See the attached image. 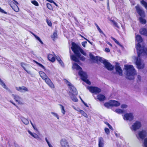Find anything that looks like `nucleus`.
<instances>
[{"label": "nucleus", "instance_id": "39", "mask_svg": "<svg viewBox=\"0 0 147 147\" xmlns=\"http://www.w3.org/2000/svg\"><path fill=\"white\" fill-rule=\"evenodd\" d=\"M57 33L56 32H54L53 34L51 36V37L53 38H55L57 37Z\"/></svg>", "mask_w": 147, "mask_h": 147}, {"label": "nucleus", "instance_id": "20", "mask_svg": "<svg viewBox=\"0 0 147 147\" xmlns=\"http://www.w3.org/2000/svg\"><path fill=\"white\" fill-rule=\"evenodd\" d=\"M141 34L147 36V29L145 28L141 29L140 31Z\"/></svg>", "mask_w": 147, "mask_h": 147}, {"label": "nucleus", "instance_id": "53", "mask_svg": "<svg viewBox=\"0 0 147 147\" xmlns=\"http://www.w3.org/2000/svg\"><path fill=\"white\" fill-rule=\"evenodd\" d=\"M110 50L109 48H106L105 49V51L107 52H109Z\"/></svg>", "mask_w": 147, "mask_h": 147}, {"label": "nucleus", "instance_id": "28", "mask_svg": "<svg viewBox=\"0 0 147 147\" xmlns=\"http://www.w3.org/2000/svg\"><path fill=\"white\" fill-rule=\"evenodd\" d=\"M32 34L34 35V36L35 37V38L38 40L42 44H43V43L42 42L41 40V39H40V38L38 37V36H36L35 34L33 33H32Z\"/></svg>", "mask_w": 147, "mask_h": 147}, {"label": "nucleus", "instance_id": "62", "mask_svg": "<svg viewBox=\"0 0 147 147\" xmlns=\"http://www.w3.org/2000/svg\"><path fill=\"white\" fill-rule=\"evenodd\" d=\"M48 1L51 3H53L54 2L53 0H49Z\"/></svg>", "mask_w": 147, "mask_h": 147}, {"label": "nucleus", "instance_id": "27", "mask_svg": "<svg viewBox=\"0 0 147 147\" xmlns=\"http://www.w3.org/2000/svg\"><path fill=\"white\" fill-rule=\"evenodd\" d=\"M140 3L142 5L145 7V8L147 10V3L144 0H142L140 1Z\"/></svg>", "mask_w": 147, "mask_h": 147}, {"label": "nucleus", "instance_id": "63", "mask_svg": "<svg viewBox=\"0 0 147 147\" xmlns=\"http://www.w3.org/2000/svg\"><path fill=\"white\" fill-rule=\"evenodd\" d=\"M115 134L117 137H118L119 136V134H117L116 133H115Z\"/></svg>", "mask_w": 147, "mask_h": 147}, {"label": "nucleus", "instance_id": "46", "mask_svg": "<svg viewBox=\"0 0 147 147\" xmlns=\"http://www.w3.org/2000/svg\"><path fill=\"white\" fill-rule=\"evenodd\" d=\"M55 57L56 59L57 60V61L58 62L59 61L61 60L60 58V57L58 56H57L55 55Z\"/></svg>", "mask_w": 147, "mask_h": 147}, {"label": "nucleus", "instance_id": "12", "mask_svg": "<svg viewBox=\"0 0 147 147\" xmlns=\"http://www.w3.org/2000/svg\"><path fill=\"white\" fill-rule=\"evenodd\" d=\"M136 10L138 13L141 16L144 17L145 16V13L143 10L142 9L139 5H137L135 7Z\"/></svg>", "mask_w": 147, "mask_h": 147}, {"label": "nucleus", "instance_id": "26", "mask_svg": "<svg viewBox=\"0 0 147 147\" xmlns=\"http://www.w3.org/2000/svg\"><path fill=\"white\" fill-rule=\"evenodd\" d=\"M0 85L2 86L3 88L6 90H8V88L6 86V85L3 82L2 80L0 78Z\"/></svg>", "mask_w": 147, "mask_h": 147}, {"label": "nucleus", "instance_id": "59", "mask_svg": "<svg viewBox=\"0 0 147 147\" xmlns=\"http://www.w3.org/2000/svg\"><path fill=\"white\" fill-rule=\"evenodd\" d=\"M84 39L85 40H87L90 43V44H92L91 43V42H90V41H89L87 39H86V38H84Z\"/></svg>", "mask_w": 147, "mask_h": 147}, {"label": "nucleus", "instance_id": "50", "mask_svg": "<svg viewBox=\"0 0 147 147\" xmlns=\"http://www.w3.org/2000/svg\"><path fill=\"white\" fill-rule=\"evenodd\" d=\"M0 12L4 13H6V12L3 9H2L1 7H0Z\"/></svg>", "mask_w": 147, "mask_h": 147}, {"label": "nucleus", "instance_id": "8", "mask_svg": "<svg viewBox=\"0 0 147 147\" xmlns=\"http://www.w3.org/2000/svg\"><path fill=\"white\" fill-rule=\"evenodd\" d=\"M147 136V131L145 130H142L138 132L136 135L137 138L139 139L142 140L145 137Z\"/></svg>", "mask_w": 147, "mask_h": 147}, {"label": "nucleus", "instance_id": "1", "mask_svg": "<svg viewBox=\"0 0 147 147\" xmlns=\"http://www.w3.org/2000/svg\"><path fill=\"white\" fill-rule=\"evenodd\" d=\"M135 38L136 40L138 42V43L136 45L138 57L137 58L135 57L136 60V63L138 68L141 69L143 68L144 67V64L140 58L142 56L147 55V47L144 48V47H141L139 43L142 42V39L140 35H136Z\"/></svg>", "mask_w": 147, "mask_h": 147}, {"label": "nucleus", "instance_id": "57", "mask_svg": "<svg viewBox=\"0 0 147 147\" xmlns=\"http://www.w3.org/2000/svg\"><path fill=\"white\" fill-rule=\"evenodd\" d=\"M95 24L98 30L100 28L99 26H98V25L96 24Z\"/></svg>", "mask_w": 147, "mask_h": 147}, {"label": "nucleus", "instance_id": "32", "mask_svg": "<svg viewBox=\"0 0 147 147\" xmlns=\"http://www.w3.org/2000/svg\"><path fill=\"white\" fill-rule=\"evenodd\" d=\"M111 38L113 40L114 42L118 45H119L120 47H122V46L119 43V42L117 41L115 38L113 37H111Z\"/></svg>", "mask_w": 147, "mask_h": 147}, {"label": "nucleus", "instance_id": "49", "mask_svg": "<svg viewBox=\"0 0 147 147\" xmlns=\"http://www.w3.org/2000/svg\"><path fill=\"white\" fill-rule=\"evenodd\" d=\"M137 78H138L137 82H140L141 80V77L140 76L138 75L137 76Z\"/></svg>", "mask_w": 147, "mask_h": 147}, {"label": "nucleus", "instance_id": "40", "mask_svg": "<svg viewBox=\"0 0 147 147\" xmlns=\"http://www.w3.org/2000/svg\"><path fill=\"white\" fill-rule=\"evenodd\" d=\"M47 6L48 8L50 10H51L52 9V7L50 4L47 3Z\"/></svg>", "mask_w": 147, "mask_h": 147}, {"label": "nucleus", "instance_id": "10", "mask_svg": "<svg viewBox=\"0 0 147 147\" xmlns=\"http://www.w3.org/2000/svg\"><path fill=\"white\" fill-rule=\"evenodd\" d=\"M123 118L125 120L131 121L133 119L134 116L132 113H126L124 115Z\"/></svg>", "mask_w": 147, "mask_h": 147}, {"label": "nucleus", "instance_id": "54", "mask_svg": "<svg viewBox=\"0 0 147 147\" xmlns=\"http://www.w3.org/2000/svg\"><path fill=\"white\" fill-rule=\"evenodd\" d=\"M76 110L79 112H80V113L81 112V111H82V110H80V109H79V108H78V107L76 108Z\"/></svg>", "mask_w": 147, "mask_h": 147}, {"label": "nucleus", "instance_id": "55", "mask_svg": "<svg viewBox=\"0 0 147 147\" xmlns=\"http://www.w3.org/2000/svg\"><path fill=\"white\" fill-rule=\"evenodd\" d=\"M98 31H99V32L100 33H101V34H104L103 33V32L100 29V28L98 29Z\"/></svg>", "mask_w": 147, "mask_h": 147}, {"label": "nucleus", "instance_id": "58", "mask_svg": "<svg viewBox=\"0 0 147 147\" xmlns=\"http://www.w3.org/2000/svg\"><path fill=\"white\" fill-rule=\"evenodd\" d=\"M108 127L110 129L112 130L113 129V128L110 125L108 126Z\"/></svg>", "mask_w": 147, "mask_h": 147}, {"label": "nucleus", "instance_id": "31", "mask_svg": "<svg viewBox=\"0 0 147 147\" xmlns=\"http://www.w3.org/2000/svg\"><path fill=\"white\" fill-rule=\"evenodd\" d=\"M140 22L143 24H145L146 23V20L142 17L140 18H139Z\"/></svg>", "mask_w": 147, "mask_h": 147}, {"label": "nucleus", "instance_id": "64", "mask_svg": "<svg viewBox=\"0 0 147 147\" xmlns=\"http://www.w3.org/2000/svg\"><path fill=\"white\" fill-rule=\"evenodd\" d=\"M84 105L86 106V107H88V105H87V104H86V103H85V102H84Z\"/></svg>", "mask_w": 147, "mask_h": 147}, {"label": "nucleus", "instance_id": "21", "mask_svg": "<svg viewBox=\"0 0 147 147\" xmlns=\"http://www.w3.org/2000/svg\"><path fill=\"white\" fill-rule=\"evenodd\" d=\"M28 132L34 138L36 139H38L39 138V136L37 134L34 133H32L29 130L28 131Z\"/></svg>", "mask_w": 147, "mask_h": 147}, {"label": "nucleus", "instance_id": "29", "mask_svg": "<svg viewBox=\"0 0 147 147\" xmlns=\"http://www.w3.org/2000/svg\"><path fill=\"white\" fill-rule=\"evenodd\" d=\"M104 106L107 108H109L112 106L111 101L109 102L106 103L104 104Z\"/></svg>", "mask_w": 147, "mask_h": 147}, {"label": "nucleus", "instance_id": "15", "mask_svg": "<svg viewBox=\"0 0 147 147\" xmlns=\"http://www.w3.org/2000/svg\"><path fill=\"white\" fill-rule=\"evenodd\" d=\"M60 144L62 147H69L67 142L65 139H62L61 140Z\"/></svg>", "mask_w": 147, "mask_h": 147}, {"label": "nucleus", "instance_id": "23", "mask_svg": "<svg viewBox=\"0 0 147 147\" xmlns=\"http://www.w3.org/2000/svg\"><path fill=\"white\" fill-rule=\"evenodd\" d=\"M12 97L18 103L20 102V97L18 95H16L12 94Z\"/></svg>", "mask_w": 147, "mask_h": 147}, {"label": "nucleus", "instance_id": "5", "mask_svg": "<svg viewBox=\"0 0 147 147\" xmlns=\"http://www.w3.org/2000/svg\"><path fill=\"white\" fill-rule=\"evenodd\" d=\"M65 82L67 85L69 86L70 89V93L72 94L71 96L72 100L74 102H77L78 99L76 97L74 96V95H77L78 94L77 91L75 88V87L72 85V84L67 80H65Z\"/></svg>", "mask_w": 147, "mask_h": 147}, {"label": "nucleus", "instance_id": "44", "mask_svg": "<svg viewBox=\"0 0 147 147\" xmlns=\"http://www.w3.org/2000/svg\"><path fill=\"white\" fill-rule=\"evenodd\" d=\"M59 64L62 67H64V63L63 62V61H62V60H61L58 62Z\"/></svg>", "mask_w": 147, "mask_h": 147}, {"label": "nucleus", "instance_id": "61", "mask_svg": "<svg viewBox=\"0 0 147 147\" xmlns=\"http://www.w3.org/2000/svg\"><path fill=\"white\" fill-rule=\"evenodd\" d=\"M25 71H26V72H27L28 73V74H30V71H28L27 70H26V69H25Z\"/></svg>", "mask_w": 147, "mask_h": 147}, {"label": "nucleus", "instance_id": "42", "mask_svg": "<svg viewBox=\"0 0 147 147\" xmlns=\"http://www.w3.org/2000/svg\"><path fill=\"white\" fill-rule=\"evenodd\" d=\"M105 132L107 134H109V133H110V131H109V129L108 128H105Z\"/></svg>", "mask_w": 147, "mask_h": 147}, {"label": "nucleus", "instance_id": "19", "mask_svg": "<svg viewBox=\"0 0 147 147\" xmlns=\"http://www.w3.org/2000/svg\"><path fill=\"white\" fill-rule=\"evenodd\" d=\"M55 56H54L51 54H49L48 56V58L49 60L52 62H53L55 61Z\"/></svg>", "mask_w": 147, "mask_h": 147}, {"label": "nucleus", "instance_id": "41", "mask_svg": "<svg viewBox=\"0 0 147 147\" xmlns=\"http://www.w3.org/2000/svg\"><path fill=\"white\" fill-rule=\"evenodd\" d=\"M144 144L145 147H147V138L144 140Z\"/></svg>", "mask_w": 147, "mask_h": 147}, {"label": "nucleus", "instance_id": "22", "mask_svg": "<svg viewBox=\"0 0 147 147\" xmlns=\"http://www.w3.org/2000/svg\"><path fill=\"white\" fill-rule=\"evenodd\" d=\"M111 103L112 106H118L120 105V103L118 101L115 100H111Z\"/></svg>", "mask_w": 147, "mask_h": 147}, {"label": "nucleus", "instance_id": "52", "mask_svg": "<svg viewBox=\"0 0 147 147\" xmlns=\"http://www.w3.org/2000/svg\"><path fill=\"white\" fill-rule=\"evenodd\" d=\"M32 126L34 130H36V131H38V129L37 128L35 125H33Z\"/></svg>", "mask_w": 147, "mask_h": 147}, {"label": "nucleus", "instance_id": "25", "mask_svg": "<svg viewBox=\"0 0 147 147\" xmlns=\"http://www.w3.org/2000/svg\"><path fill=\"white\" fill-rule=\"evenodd\" d=\"M59 105L60 106L61 113L63 115H64L66 111L64 107L61 104H60Z\"/></svg>", "mask_w": 147, "mask_h": 147}, {"label": "nucleus", "instance_id": "9", "mask_svg": "<svg viewBox=\"0 0 147 147\" xmlns=\"http://www.w3.org/2000/svg\"><path fill=\"white\" fill-rule=\"evenodd\" d=\"M141 126L140 122L137 121L134 123L130 128L131 130L135 131L137 129H139L141 127Z\"/></svg>", "mask_w": 147, "mask_h": 147}, {"label": "nucleus", "instance_id": "51", "mask_svg": "<svg viewBox=\"0 0 147 147\" xmlns=\"http://www.w3.org/2000/svg\"><path fill=\"white\" fill-rule=\"evenodd\" d=\"M127 105H126L123 104L121 106V107L122 108H125L127 107Z\"/></svg>", "mask_w": 147, "mask_h": 147}, {"label": "nucleus", "instance_id": "37", "mask_svg": "<svg viewBox=\"0 0 147 147\" xmlns=\"http://www.w3.org/2000/svg\"><path fill=\"white\" fill-rule=\"evenodd\" d=\"M45 140L46 141L49 147H53L50 144V142L47 139V138H45Z\"/></svg>", "mask_w": 147, "mask_h": 147}, {"label": "nucleus", "instance_id": "17", "mask_svg": "<svg viewBox=\"0 0 147 147\" xmlns=\"http://www.w3.org/2000/svg\"><path fill=\"white\" fill-rule=\"evenodd\" d=\"M98 147H104V141L102 138L100 137L98 140Z\"/></svg>", "mask_w": 147, "mask_h": 147}, {"label": "nucleus", "instance_id": "2", "mask_svg": "<svg viewBox=\"0 0 147 147\" xmlns=\"http://www.w3.org/2000/svg\"><path fill=\"white\" fill-rule=\"evenodd\" d=\"M90 58L94 62L100 61L102 63L105 67L109 70H112L114 67L107 61L104 58L98 56L94 57L91 54H90Z\"/></svg>", "mask_w": 147, "mask_h": 147}, {"label": "nucleus", "instance_id": "14", "mask_svg": "<svg viewBox=\"0 0 147 147\" xmlns=\"http://www.w3.org/2000/svg\"><path fill=\"white\" fill-rule=\"evenodd\" d=\"M16 89L17 90L22 92L28 91V88L24 86L16 87Z\"/></svg>", "mask_w": 147, "mask_h": 147}, {"label": "nucleus", "instance_id": "30", "mask_svg": "<svg viewBox=\"0 0 147 147\" xmlns=\"http://www.w3.org/2000/svg\"><path fill=\"white\" fill-rule=\"evenodd\" d=\"M22 120L23 122L26 125L28 124L29 123V121L28 120L25 118H23Z\"/></svg>", "mask_w": 147, "mask_h": 147}, {"label": "nucleus", "instance_id": "56", "mask_svg": "<svg viewBox=\"0 0 147 147\" xmlns=\"http://www.w3.org/2000/svg\"><path fill=\"white\" fill-rule=\"evenodd\" d=\"M130 2L132 3L133 5H135L134 2L133 0H129Z\"/></svg>", "mask_w": 147, "mask_h": 147}, {"label": "nucleus", "instance_id": "7", "mask_svg": "<svg viewBox=\"0 0 147 147\" xmlns=\"http://www.w3.org/2000/svg\"><path fill=\"white\" fill-rule=\"evenodd\" d=\"M40 75L42 79L44 80L46 83L51 88H54L55 86L51 80L49 78L46 74L43 72L40 71L39 72Z\"/></svg>", "mask_w": 147, "mask_h": 147}, {"label": "nucleus", "instance_id": "45", "mask_svg": "<svg viewBox=\"0 0 147 147\" xmlns=\"http://www.w3.org/2000/svg\"><path fill=\"white\" fill-rule=\"evenodd\" d=\"M112 22L114 26L118 28H119V27L118 26L117 24V22H115L114 21H112Z\"/></svg>", "mask_w": 147, "mask_h": 147}, {"label": "nucleus", "instance_id": "34", "mask_svg": "<svg viewBox=\"0 0 147 147\" xmlns=\"http://www.w3.org/2000/svg\"><path fill=\"white\" fill-rule=\"evenodd\" d=\"M80 113L86 118H87L88 117V116L87 114L82 110L81 111Z\"/></svg>", "mask_w": 147, "mask_h": 147}, {"label": "nucleus", "instance_id": "3", "mask_svg": "<svg viewBox=\"0 0 147 147\" xmlns=\"http://www.w3.org/2000/svg\"><path fill=\"white\" fill-rule=\"evenodd\" d=\"M72 64V68L73 69L79 71L78 74L80 76L82 80L87 84L90 85L91 83L90 81L87 79V76L86 73L81 70L82 69L81 67L77 63H73Z\"/></svg>", "mask_w": 147, "mask_h": 147}, {"label": "nucleus", "instance_id": "4", "mask_svg": "<svg viewBox=\"0 0 147 147\" xmlns=\"http://www.w3.org/2000/svg\"><path fill=\"white\" fill-rule=\"evenodd\" d=\"M124 67L127 78L129 80L133 79L134 76L136 74L133 66L131 65H125Z\"/></svg>", "mask_w": 147, "mask_h": 147}, {"label": "nucleus", "instance_id": "38", "mask_svg": "<svg viewBox=\"0 0 147 147\" xmlns=\"http://www.w3.org/2000/svg\"><path fill=\"white\" fill-rule=\"evenodd\" d=\"M46 22H47V24L49 26H52V24L51 21L50 20H48L47 19Z\"/></svg>", "mask_w": 147, "mask_h": 147}, {"label": "nucleus", "instance_id": "13", "mask_svg": "<svg viewBox=\"0 0 147 147\" xmlns=\"http://www.w3.org/2000/svg\"><path fill=\"white\" fill-rule=\"evenodd\" d=\"M79 58H80V59L82 61H84L85 59V58L84 56H81L78 57H76L74 55H71V59L74 61H75L77 62H78L79 61Z\"/></svg>", "mask_w": 147, "mask_h": 147}, {"label": "nucleus", "instance_id": "24", "mask_svg": "<svg viewBox=\"0 0 147 147\" xmlns=\"http://www.w3.org/2000/svg\"><path fill=\"white\" fill-rule=\"evenodd\" d=\"M97 98L100 101H102L105 100V96L102 94H99L97 96Z\"/></svg>", "mask_w": 147, "mask_h": 147}, {"label": "nucleus", "instance_id": "47", "mask_svg": "<svg viewBox=\"0 0 147 147\" xmlns=\"http://www.w3.org/2000/svg\"><path fill=\"white\" fill-rule=\"evenodd\" d=\"M87 43V41L83 42L82 43V45L84 47H85Z\"/></svg>", "mask_w": 147, "mask_h": 147}, {"label": "nucleus", "instance_id": "43", "mask_svg": "<svg viewBox=\"0 0 147 147\" xmlns=\"http://www.w3.org/2000/svg\"><path fill=\"white\" fill-rule=\"evenodd\" d=\"M36 63L39 66L41 67L42 68L44 69H45V67L42 64L38 63L37 62H36Z\"/></svg>", "mask_w": 147, "mask_h": 147}, {"label": "nucleus", "instance_id": "6", "mask_svg": "<svg viewBox=\"0 0 147 147\" xmlns=\"http://www.w3.org/2000/svg\"><path fill=\"white\" fill-rule=\"evenodd\" d=\"M71 49L76 57H79L81 56L80 52L85 56L86 55V53L80 47L78 46L75 43L72 42Z\"/></svg>", "mask_w": 147, "mask_h": 147}, {"label": "nucleus", "instance_id": "36", "mask_svg": "<svg viewBox=\"0 0 147 147\" xmlns=\"http://www.w3.org/2000/svg\"><path fill=\"white\" fill-rule=\"evenodd\" d=\"M51 114H52L54 116L56 117L57 119H59V116L58 115L57 113L54 112H51Z\"/></svg>", "mask_w": 147, "mask_h": 147}, {"label": "nucleus", "instance_id": "18", "mask_svg": "<svg viewBox=\"0 0 147 147\" xmlns=\"http://www.w3.org/2000/svg\"><path fill=\"white\" fill-rule=\"evenodd\" d=\"M115 69L116 72L120 75H122V71L121 67L117 65L115 66Z\"/></svg>", "mask_w": 147, "mask_h": 147}, {"label": "nucleus", "instance_id": "48", "mask_svg": "<svg viewBox=\"0 0 147 147\" xmlns=\"http://www.w3.org/2000/svg\"><path fill=\"white\" fill-rule=\"evenodd\" d=\"M21 66L23 68V69L24 70H25L26 68H25V66L26 65L24 63H21Z\"/></svg>", "mask_w": 147, "mask_h": 147}, {"label": "nucleus", "instance_id": "35", "mask_svg": "<svg viewBox=\"0 0 147 147\" xmlns=\"http://www.w3.org/2000/svg\"><path fill=\"white\" fill-rule=\"evenodd\" d=\"M31 3L35 5L38 6L39 5L37 1L35 0L31 1Z\"/></svg>", "mask_w": 147, "mask_h": 147}, {"label": "nucleus", "instance_id": "33", "mask_svg": "<svg viewBox=\"0 0 147 147\" xmlns=\"http://www.w3.org/2000/svg\"><path fill=\"white\" fill-rule=\"evenodd\" d=\"M115 112L119 114L122 113L123 112V110L120 109H117L115 110Z\"/></svg>", "mask_w": 147, "mask_h": 147}, {"label": "nucleus", "instance_id": "60", "mask_svg": "<svg viewBox=\"0 0 147 147\" xmlns=\"http://www.w3.org/2000/svg\"><path fill=\"white\" fill-rule=\"evenodd\" d=\"M107 43L111 47H112V46L111 44L109 42H107Z\"/></svg>", "mask_w": 147, "mask_h": 147}, {"label": "nucleus", "instance_id": "11", "mask_svg": "<svg viewBox=\"0 0 147 147\" xmlns=\"http://www.w3.org/2000/svg\"><path fill=\"white\" fill-rule=\"evenodd\" d=\"M88 89L91 92L95 94L99 93L101 91L100 89L95 87H88Z\"/></svg>", "mask_w": 147, "mask_h": 147}, {"label": "nucleus", "instance_id": "16", "mask_svg": "<svg viewBox=\"0 0 147 147\" xmlns=\"http://www.w3.org/2000/svg\"><path fill=\"white\" fill-rule=\"evenodd\" d=\"M14 1L16 3H13V4L12 5H11L10 6L15 11L17 12L19 10V8L16 4H18V3L16 1Z\"/></svg>", "mask_w": 147, "mask_h": 147}]
</instances>
